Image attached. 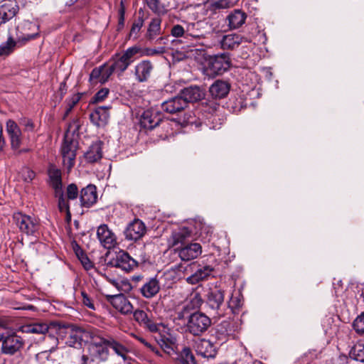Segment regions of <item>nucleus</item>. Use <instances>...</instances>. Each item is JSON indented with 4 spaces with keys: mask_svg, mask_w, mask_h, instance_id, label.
I'll return each instance as SVG.
<instances>
[{
    "mask_svg": "<svg viewBox=\"0 0 364 364\" xmlns=\"http://www.w3.org/2000/svg\"><path fill=\"white\" fill-rule=\"evenodd\" d=\"M81 95L80 93L73 95L70 98L66 100V110L65 112V117H67L72 111L73 108L80 100Z\"/></svg>",
    "mask_w": 364,
    "mask_h": 364,
    "instance_id": "09e8293b",
    "label": "nucleus"
},
{
    "mask_svg": "<svg viewBox=\"0 0 364 364\" xmlns=\"http://www.w3.org/2000/svg\"><path fill=\"white\" fill-rule=\"evenodd\" d=\"M48 331V326L46 323H33L26 326L25 331L32 333L45 334Z\"/></svg>",
    "mask_w": 364,
    "mask_h": 364,
    "instance_id": "79ce46f5",
    "label": "nucleus"
},
{
    "mask_svg": "<svg viewBox=\"0 0 364 364\" xmlns=\"http://www.w3.org/2000/svg\"><path fill=\"white\" fill-rule=\"evenodd\" d=\"M109 90L108 88H102L94 96L93 102H102L109 95Z\"/></svg>",
    "mask_w": 364,
    "mask_h": 364,
    "instance_id": "4d7b16f0",
    "label": "nucleus"
},
{
    "mask_svg": "<svg viewBox=\"0 0 364 364\" xmlns=\"http://www.w3.org/2000/svg\"><path fill=\"white\" fill-rule=\"evenodd\" d=\"M178 361L180 364H196L195 357L190 348H183L178 355Z\"/></svg>",
    "mask_w": 364,
    "mask_h": 364,
    "instance_id": "e433bc0d",
    "label": "nucleus"
},
{
    "mask_svg": "<svg viewBox=\"0 0 364 364\" xmlns=\"http://www.w3.org/2000/svg\"><path fill=\"white\" fill-rule=\"evenodd\" d=\"M230 65V58L227 53L208 56L205 59L204 72L210 77H215L228 70Z\"/></svg>",
    "mask_w": 364,
    "mask_h": 364,
    "instance_id": "7ed1b4c3",
    "label": "nucleus"
},
{
    "mask_svg": "<svg viewBox=\"0 0 364 364\" xmlns=\"http://www.w3.org/2000/svg\"><path fill=\"white\" fill-rule=\"evenodd\" d=\"M154 70V65L149 60L138 63L134 68V77L137 82H145L151 77Z\"/></svg>",
    "mask_w": 364,
    "mask_h": 364,
    "instance_id": "4468645a",
    "label": "nucleus"
},
{
    "mask_svg": "<svg viewBox=\"0 0 364 364\" xmlns=\"http://www.w3.org/2000/svg\"><path fill=\"white\" fill-rule=\"evenodd\" d=\"M100 67H102L101 84H104L109 80L114 72H117V69L114 67L113 64L108 65L107 63H105L100 65Z\"/></svg>",
    "mask_w": 364,
    "mask_h": 364,
    "instance_id": "c03bdc74",
    "label": "nucleus"
},
{
    "mask_svg": "<svg viewBox=\"0 0 364 364\" xmlns=\"http://www.w3.org/2000/svg\"><path fill=\"white\" fill-rule=\"evenodd\" d=\"M247 14L240 9H235L228 16V26L230 29H237L245 22Z\"/></svg>",
    "mask_w": 364,
    "mask_h": 364,
    "instance_id": "cd10ccee",
    "label": "nucleus"
},
{
    "mask_svg": "<svg viewBox=\"0 0 364 364\" xmlns=\"http://www.w3.org/2000/svg\"><path fill=\"white\" fill-rule=\"evenodd\" d=\"M102 67H97L95 68L90 75V82L92 84H96L97 82L101 83L102 78Z\"/></svg>",
    "mask_w": 364,
    "mask_h": 364,
    "instance_id": "864d4df0",
    "label": "nucleus"
},
{
    "mask_svg": "<svg viewBox=\"0 0 364 364\" xmlns=\"http://www.w3.org/2000/svg\"><path fill=\"white\" fill-rule=\"evenodd\" d=\"M110 107L100 106L96 107L90 114L91 122L98 127H105L109 122Z\"/></svg>",
    "mask_w": 364,
    "mask_h": 364,
    "instance_id": "a211bd4d",
    "label": "nucleus"
},
{
    "mask_svg": "<svg viewBox=\"0 0 364 364\" xmlns=\"http://www.w3.org/2000/svg\"><path fill=\"white\" fill-rule=\"evenodd\" d=\"M109 301L113 307L122 314H129L133 311V306L131 302L123 294L109 296Z\"/></svg>",
    "mask_w": 364,
    "mask_h": 364,
    "instance_id": "f3484780",
    "label": "nucleus"
},
{
    "mask_svg": "<svg viewBox=\"0 0 364 364\" xmlns=\"http://www.w3.org/2000/svg\"><path fill=\"white\" fill-rule=\"evenodd\" d=\"M161 20L159 18H154L151 19L145 34V38L148 41H151L154 40L158 36L161 34Z\"/></svg>",
    "mask_w": 364,
    "mask_h": 364,
    "instance_id": "7c9ffc66",
    "label": "nucleus"
},
{
    "mask_svg": "<svg viewBox=\"0 0 364 364\" xmlns=\"http://www.w3.org/2000/svg\"><path fill=\"white\" fill-rule=\"evenodd\" d=\"M48 173L50 179V185L54 190V196L58 198V207L60 212L65 213L66 221L71 220L70 205L65 200V195L62 188V173L61 171L55 165L50 164L48 166Z\"/></svg>",
    "mask_w": 364,
    "mask_h": 364,
    "instance_id": "f03ea898",
    "label": "nucleus"
},
{
    "mask_svg": "<svg viewBox=\"0 0 364 364\" xmlns=\"http://www.w3.org/2000/svg\"><path fill=\"white\" fill-rule=\"evenodd\" d=\"M337 285H338V287H334L336 294H338L342 290V289H343V287H342V285H343L342 281L341 280H338L337 281Z\"/></svg>",
    "mask_w": 364,
    "mask_h": 364,
    "instance_id": "774afa93",
    "label": "nucleus"
},
{
    "mask_svg": "<svg viewBox=\"0 0 364 364\" xmlns=\"http://www.w3.org/2000/svg\"><path fill=\"white\" fill-rule=\"evenodd\" d=\"M13 219L19 230L28 235H33L38 230L39 224L34 218L21 213H16Z\"/></svg>",
    "mask_w": 364,
    "mask_h": 364,
    "instance_id": "6e6552de",
    "label": "nucleus"
},
{
    "mask_svg": "<svg viewBox=\"0 0 364 364\" xmlns=\"http://www.w3.org/2000/svg\"><path fill=\"white\" fill-rule=\"evenodd\" d=\"M134 320L149 332L154 333V338L161 349L171 355L175 351L176 338L171 333L170 328L163 323H156L151 320L144 310L137 309L134 312Z\"/></svg>",
    "mask_w": 364,
    "mask_h": 364,
    "instance_id": "f257e3e1",
    "label": "nucleus"
},
{
    "mask_svg": "<svg viewBox=\"0 0 364 364\" xmlns=\"http://www.w3.org/2000/svg\"><path fill=\"white\" fill-rule=\"evenodd\" d=\"M210 326L211 319L205 314L196 310L186 322V331L194 336H200Z\"/></svg>",
    "mask_w": 364,
    "mask_h": 364,
    "instance_id": "39448f33",
    "label": "nucleus"
},
{
    "mask_svg": "<svg viewBox=\"0 0 364 364\" xmlns=\"http://www.w3.org/2000/svg\"><path fill=\"white\" fill-rule=\"evenodd\" d=\"M107 337L102 336L101 331L96 328H92L91 335L89 339L90 347H98L107 346Z\"/></svg>",
    "mask_w": 364,
    "mask_h": 364,
    "instance_id": "f704fd0d",
    "label": "nucleus"
},
{
    "mask_svg": "<svg viewBox=\"0 0 364 364\" xmlns=\"http://www.w3.org/2000/svg\"><path fill=\"white\" fill-rule=\"evenodd\" d=\"M161 121L158 112L154 109L145 110L140 119V124L142 127L146 129H152L158 126Z\"/></svg>",
    "mask_w": 364,
    "mask_h": 364,
    "instance_id": "5701e85b",
    "label": "nucleus"
},
{
    "mask_svg": "<svg viewBox=\"0 0 364 364\" xmlns=\"http://www.w3.org/2000/svg\"><path fill=\"white\" fill-rule=\"evenodd\" d=\"M107 346L112 348L123 360H125L127 359V355L129 352L127 348L112 336H107Z\"/></svg>",
    "mask_w": 364,
    "mask_h": 364,
    "instance_id": "2f4dec72",
    "label": "nucleus"
},
{
    "mask_svg": "<svg viewBox=\"0 0 364 364\" xmlns=\"http://www.w3.org/2000/svg\"><path fill=\"white\" fill-rule=\"evenodd\" d=\"M207 304L218 317L223 316L225 314L224 291L216 288L212 289L208 294Z\"/></svg>",
    "mask_w": 364,
    "mask_h": 364,
    "instance_id": "1a4fd4ad",
    "label": "nucleus"
},
{
    "mask_svg": "<svg viewBox=\"0 0 364 364\" xmlns=\"http://www.w3.org/2000/svg\"><path fill=\"white\" fill-rule=\"evenodd\" d=\"M75 254L80 262L87 270L90 269L92 267V263L87 256V255L83 252V250L77 245V247L75 249Z\"/></svg>",
    "mask_w": 364,
    "mask_h": 364,
    "instance_id": "37998d69",
    "label": "nucleus"
},
{
    "mask_svg": "<svg viewBox=\"0 0 364 364\" xmlns=\"http://www.w3.org/2000/svg\"><path fill=\"white\" fill-rule=\"evenodd\" d=\"M186 107V101L180 95L169 98L161 105V109L169 114L179 112L183 110Z\"/></svg>",
    "mask_w": 364,
    "mask_h": 364,
    "instance_id": "6ab92c4d",
    "label": "nucleus"
},
{
    "mask_svg": "<svg viewBox=\"0 0 364 364\" xmlns=\"http://www.w3.org/2000/svg\"><path fill=\"white\" fill-rule=\"evenodd\" d=\"M70 343L73 346H80V343L79 341V336L75 333L74 330L72 331L70 336Z\"/></svg>",
    "mask_w": 364,
    "mask_h": 364,
    "instance_id": "69168bd1",
    "label": "nucleus"
},
{
    "mask_svg": "<svg viewBox=\"0 0 364 364\" xmlns=\"http://www.w3.org/2000/svg\"><path fill=\"white\" fill-rule=\"evenodd\" d=\"M141 52L139 46H134L128 48L122 53H116L112 58V64L117 72L124 73L129 66L136 60V55Z\"/></svg>",
    "mask_w": 364,
    "mask_h": 364,
    "instance_id": "423d86ee",
    "label": "nucleus"
},
{
    "mask_svg": "<svg viewBox=\"0 0 364 364\" xmlns=\"http://www.w3.org/2000/svg\"><path fill=\"white\" fill-rule=\"evenodd\" d=\"M160 290V284L156 277H151L146 279L140 288L141 295L146 299L155 296Z\"/></svg>",
    "mask_w": 364,
    "mask_h": 364,
    "instance_id": "393cba45",
    "label": "nucleus"
},
{
    "mask_svg": "<svg viewBox=\"0 0 364 364\" xmlns=\"http://www.w3.org/2000/svg\"><path fill=\"white\" fill-rule=\"evenodd\" d=\"M196 351L198 355L204 358H214L217 350L214 345L208 340L200 339L196 343Z\"/></svg>",
    "mask_w": 364,
    "mask_h": 364,
    "instance_id": "a878e982",
    "label": "nucleus"
},
{
    "mask_svg": "<svg viewBox=\"0 0 364 364\" xmlns=\"http://www.w3.org/2000/svg\"><path fill=\"white\" fill-rule=\"evenodd\" d=\"M21 132L9 136L11 140V146L12 149L17 150L19 149L21 143Z\"/></svg>",
    "mask_w": 364,
    "mask_h": 364,
    "instance_id": "5fc2aeb1",
    "label": "nucleus"
},
{
    "mask_svg": "<svg viewBox=\"0 0 364 364\" xmlns=\"http://www.w3.org/2000/svg\"><path fill=\"white\" fill-rule=\"evenodd\" d=\"M102 157V143L97 141L93 143L89 148L88 151L85 154V158L89 163H95L101 159Z\"/></svg>",
    "mask_w": 364,
    "mask_h": 364,
    "instance_id": "c756f323",
    "label": "nucleus"
},
{
    "mask_svg": "<svg viewBox=\"0 0 364 364\" xmlns=\"http://www.w3.org/2000/svg\"><path fill=\"white\" fill-rule=\"evenodd\" d=\"M16 42L11 36H9L6 42L0 45V55H8L13 52Z\"/></svg>",
    "mask_w": 364,
    "mask_h": 364,
    "instance_id": "ea45409f",
    "label": "nucleus"
},
{
    "mask_svg": "<svg viewBox=\"0 0 364 364\" xmlns=\"http://www.w3.org/2000/svg\"><path fill=\"white\" fill-rule=\"evenodd\" d=\"M132 336L136 341H138L140 343H141L145 348H146L149 346V344L150 343V341H149L146 338H145L144 337H143L141 336L135 335V334H133Z\"/></svg>",
    "mask_w": 364,
    "mask_h": 364,
    "instance_id": "338daca9",
    "label": "nucleus"
},
{
    "mask_svg": "<svg viewBox=\"0 0 364 364\" xmlns=\"http://www.w3.org/2000/svg\"><path fill=\"white\" fill-rule=\"evenodd\" d=\"M75 333L79 336V341L80 343V346L84 343H89V339L91 335L92 328H76L73 329Z\"/></svg>",
    "mask_w": 364,
    "mask_h": 364,
    "instance_id": "a18cd8bd",
    "label": "nucleus"
},
{
    "mask_svg": "<svg viewBox=\"0 0 364 364\" xmlns=\"http://www.w3.org/2000/svg\"><path fill=\"white\" fill-rule=\"evenodd\" d=\"M36 174L34 173V171H33L32 170L29 169V168H25L23 171V180L26 181V182H31L35 177Z\"/></svg>",
    "mask_w": 364,
    "mask_h": 364,
    "instance_id": "680f3d73",
    "label": "nucleus"
},
{
    "mask_svg": "<svg viewBox=\"0 0 364 364\" xmlns=\"http://www.w3.org/2000/svg\"><path fill=\"white\" fill-rule=\"evenodd\" d=\"M146 348L147 350L152 352L153 353H154L155 355H156L159 357L162 356L161 353L159 350V348H161V347L159 346L158 343H157V346H156L155 344L150 342V343Z\"/></svg>",
    "mask_w": 364,
    "mask_h": 364,
    "instance_id": "e2e57ef3",
    "label": "nucleus"
},
{
    "mask_svg": "<svg viewBox=\"0 0 364 364\" xmlns=\"http://www.w3.org/2000/svg\"><path fill=\"white\" fill-rule=\"evenodd\" d=\"M166 53L165 47H158L156 48H146L144 50H141L140 56H154L162 55Z\"/></svg>",
    "mask_w": 364,
    "mask_h": 364,
    "instance_id": "603ef678",
    "label": "nucleus"
},
{
    "mask_svg": "<svg viewBox=\"0 0 364 364\" xmlns=\"http://www.w3.org/2000/svg\"><path fill=\"white\" fill-rule=\"evenodd\" d=\"M243 42H247L244 36L237 33L224 35L220 41L221 48L224 50H233L237 48Z\"/></svg>",
    "mask_w": 364,
    "mask_h": 364,
    "instance_id": "b1692460",
    "label": "nucleus"
},
{
    "mask_svg": "<svg viewBox=\"0 0 364 364\" xmlns=\"http://www.w3.org/2000/svg\"><path fill=\"white\" fill-rule=\"evenodd\" d=\"M235 364H262L260 361L253 360L252 356L245 353L244 356L240 358Z\"/></svg>",
    "mask_w": 364,
    "mask_h": 364,
    "instance_id": "052dcab7",
    "label": "nucleus"
},
{
    "mask_svg": "<svg viewBox=\"0 0 364 364\" xmlns=\"http://www.w3.org/2000/svg\"><path fill=\"white\" fill-rule=\"evenodd\" d=\"M78 142L74 138V134L67 131L61 146V155L63 166L70 171L75 164L76 152Z\"/></svg>",
    "mask_w": 364,
    "mask_h": 364,
    "instance_id": "20e7f679",
    "label": "nucleus"
},
{
    "mask_svg": "<svg viewBox=\"0 0 364 364\" xmlns=\"http://www.w3.org/2000/svg\"><path fill=\"white\" fill-rule=\"evenodd\" d=\"M23 344V340L19 336L14 333L8 334L2 343V353L4 354L14 355L22 348Z\"/></svg>",
    "mask_w": 364,
    "mask_h": 364,
    "instance_id": "ddd939ff",
    "label": "nucleus"
},
{
    "mask_svg": "<svg viewBox=\"0 0 364 364\" xmlns=\"http://www.w3.org/2000/svg\"><path fill=\"white\" fill-rule=\"evenodd\" d=\"M90 357L87 355L82 356V364H94L95 360L100 362H105L108 359L109 350L107 346H101L98 347H89Z\"/></svg>",
    "mask_w": 364,
    "mask_h": 364,
    "instance_id": "2eb2a0df",
    "label": "nucleus"
},
{
    "mask_svg": "<svg viewBox=\"0 0 364 364\" xmlns=\"http://www.w3.org/2000/svg\"><path fill=\"white\" fill-rule=\"evenodd\" d=\"M213 269L210 266H204L198 268L193 274L188 277L186 281L191 284H196L198 282L208 279Z\"/></svg>",
    "mask_w": 364,
    "mask_h": 364,
    "instance_id": "c85d7f7f",
    "label": "nucleus"
},
{
    "mask_svg": "<svg viewBox=\"0 0 364 364\" xmlns=\"http://www.w3.org/2000/svg\"><path fill=\"white\" fill-rule=\"evenodd\" d=\"M171 35L174 37L178 38L181 37L183 39L180 40V42H182L186 45L187 47H190L193 46V43L190 41L197 38L198 36H193L188 33H185L184 28L181 25H175L171 28Z\"/></svg>",
    "mask_w": 364,
    "mask_h": 364,
    "instance_id": "473e14b6",
    "label": "nucleus"
},
{
    "mask_svg": "<svg viewBox=\"0 0 364 364\" xmlns=\"http://www.w3.org/2000/svg\"><path fill=\"white\" fill-rule=\"evenodd\" d=\"M6 131L9 136H10L16 133H20L21 129L14 120L9 119L6 122Z\"/></svg>",
    "mask_w": 364,
    "mask_h": 364,
    "instance_id": "6e6d98bb",
    "label": "nucleus"
},
{
    "mask_svg": "<svg viewBox=\"0 0 364 364\" xmlns=\"http://www.w3.org/2000/svg\"><path fill=\"white\" fill-rule=\"evenodd\" d=\"M122 4V6L119 11V22H118V29H121L124 27V6H122V2L121 3Z\"/></svg>",
    "mask_w": 364,
    "mask_h": 364,
    "instance_id": "0e129e2a",
    "label": "nucleus"
},
{
    "mask_svg": "<svg viewBox=\"0 0 364 364\" xmlns=\"http://www.w3.org/2000/svg\"><path fill=\"white\" fill-rule=\"evenodd\" d=\"M180 95L184 99L188 106V102H195L203 99L205 91L199 86L191 85L183 89Z\"/></svg>",
    "mask_w": 364,
    "mask_h": 364,
    "instance_id": "412c9836",
    "label": "nucleus"
},
{
    "mask_svg": "<svg viewBox=\"0 0 364 364\" xmlns=\"http://www.w3.org/2000/svg\"><path fill=\"white\" fill-rule=\"evenodd\" d=\"M18 11L16 0H4L0 3L1 23H5L14 18Z\"/></svg>",
    "mask_w": 364,
    "mask_h": 364,
    "instance_id": "aec40b11",
    "label": "nucleus"
},
{
    "mask_svg": "<svg viewBox=\"0 0 364 364\" xmlns=\"http://www.w3.org/2000/svg\"><path fill=\"white\" fill-rule=\"evenodd\" d=\"M148 7L154 13L163 14L166 12L164 7L160 4L159 0H146Z\"/></svg>",
    "mask_w": 364,
    "mask_h": 364,
    "instance_id": "8fccbe9b",
    "label": "nucleus"
},
{
    "mask_svg": "<svg viewBox=\"0 0 364 364\" xmlns=\"http://www.w3.org/2000/svg\"><path fill=\"white\" fill-rule=\"evenodd\" d=\"M231 6V0H217L212 4L213 9H228Z\"/></svg>",
    "mask_w": 364,
    "mask_h": 364,
    "instance_id": "13d9d810",
    "label": "nucleus"
},
{
    "mask_svg": "<svg viewBox=\"0 0 364 364\" xmlns=\"http://www.w3.org/2000/svg\"><path fill=\"white\" fill-rule=\"evenodd\" d=\"M228 306L232 314H238L242 306V301L240 298V295L239 294L237 295L232 294L228 303Z\"/></svg>",
    "mask_w": 364,
    "mask_h": 364,
    "instance_id": "58836bf2",
    "label": "nucleus"
},
{
    "mask_svg": "<svg viewBox=\"0 0 364 364\" xmlns=\"http://www.w3.org/2000/svg\"><path fill=\"white\" fill-rule=\"evenodd\" d=\"M107 265L129 272L136 266V262L127 252L122 251L116 255L115 258L109 261Z\"/></svg>",
    "mask_w": 364,
    "mask_h": 364,
    "instance_id": "9b49d317",
    "label": "nucleus"
},
{
    "mask_svg": "<svg viewBox=\"0 0 364 364\" xmlns=\"http://www.w3.org/2000/svg\"><path fill=\"white\" fill-rule=\"evenodd\" d=\"M203 303V299L198 294H194L189 301L183 303L181 308H178L174 314L173 321H183L189 319L190 316L198 309Z\"/></svg>",
    "mask_w": 364,
    "mask_h": 364,
    "instance_id": "0eeeda50",
    "label": "nucleus"
},
{
    "mask_svg": "<svg viewBox=\"0 0 364 364\" xmlns=\"http://www.w3.org/2000/svg\"><path fill=\"white\" fill-rule=\"evenodd\" d=\"M82 304L92 310H95V307L92 299L88 296L85 291H81Z\"/></svg>",
    "mask_w": 364,
    "mask_h": 364,
    "instance_id": "bf43d9fd",
    "label": "nucleus"
},
{
    "mask_svg": "<svg viewBox=\"0 0 364 364\" xmlns=\"http://www.w3.org/2000/svg\"><path fill=\"white\" fill-rule=\"evenodd\" d=\"M191 234V231L188 228L183 227L180 228L178 231H175L172 234L173 245L178 244L183 245L185 240Z\"/></svg>",
    "mask_w": 364,
    "mask_h": 364,
    "instance_id": "c9c22d12",
    "label": "nucleus"
},
{
    "mask_svg": "<svg viewBox=\"0 0 364 364\" xmlns=\"http://www.w3.org/2000/svg\"><path fill=\"white\" fill-rule=\"evenodd\" d=\"M97 237L100 245L105 249H112L117 244V237L115 234L109 228L107 225H100L97 229Z\"/></svg>",
    "mask_w": 364,
    "mask_h": 364,
    "instance_id": "9d476101",
    "label": "nucleus"
},
{
    "mask_svg": "<svg viewBox=\"0 0 364 364\" xmlns=\"http://www.w3.org/2000/svg\"><path fill=\"white\" fill-rule=\"evenodd\" d=\"M179 257L183 261H190L196 259L201 254V246L198 243L183 245L176 249Z\"/></svg>",
    "mask_w": 364,
    "mask_h": 364,
    "instance_id": "dca6fc26",
    "label": "nucleus"
},
{
    "mask_svg": "<svg viewBox=\"0 0 364 364\" xmlns=\"http://www.w3.org/2000/svg\"><path fill=\"white\" fill-rule=\"evenodd\" d=\"M144 26V19L142 17H139L132 23L130 32L129 33V38L136 40L139 36L140 31Z\"/></svg>",
    "mask_w": 364,
    "mask_h": 364,
    "instance_id": "a19ab883",
    "label": "nucleus"
},
{
    "mask_svg": "<svg viewBox=\"0 0 364 364\" xmlns=\"http://www.w3.org/2000/svg\"><path fill=\"white\" fill-rule=\"evenodd\" d=\"M78 197V188L75 183L69 184L66 188L65 200L69 204L68 200H75Z\"/></svg>",
    "mask_w": 364,
    "mask_h": 364,
    "instance_id": "3c124183",
    "label": "nucleus"
},
{
    "mask_svg": "<svg viewBox=\"0 0 364 364\" xmlns=\"http://www.w3.org/2000/svg\"><path fill=\"white\" fill-rule=\"evenodd\" d=\"M97 193L95 186L90 184L82 188L80 195L81 206L90 208L97 202Z\"/></svg>",
    "mask_w": 364,
    "mask_h": 364,
    "instance_id": "4be33fe9",
    "label": "nucleus"
},
{
    "mask_svg": "<svg viewBox=\"0 0 364 364\" xmlns=\"http://www.w3.org/2000/svg\"><path fill=\"white\" fill-rule=\"evenodd\" d=\"M146 232L145 224L139 219H134L127 227L124 235L127 240H137L141 238Z\"/></svg>",
    "mask_w": 364,
    "mask_h": 364,
    "instance_id": "f8f14e48",
    "label": "nucleus"
},
{
    "mask_svg": "<svg viewBox=\"0 0 364 364\" xmlns=\"http://www.w3.org/2000/svg\"><path fill=\"white\" fill-rule=\"evenodd\" d=\"M353 329L359 335H364V312L356 317L353 323Z\"/></svg>",
    "mask_w": 364,
    "mask_h": 364,
    "instance_id": "de8ad7c7",
    "label": "nucleus"
},
{
    "mask_svg": "<svg viewBox=\"0 0 364 364\" xmlns=\"http://www.w3.org/2000/svg\"><path fill=\"white\" fill-rule=\"evenodd\" d=\"M237 329V323L231 321H223L218 326V331L227 336H233Z\"/></svg>",
    "mask_w": 364,
    "mask_h": 364,
    "instance_id": "72a5a7b5",
    "label": "nucleus"
},
{
    "mask_svg": "<svg viewBox=\"0 0 364 364\" xmlns=\"http://www.w3.org/2000/svg\"><path fill=\"white\" fill-rule=\"evenodd\" d=\"M230 84L224 80H218L214 82L209 88L210 95L215 99H221L229 93Z\"/></svg>",
    "mask_w": 364,
    "mask_h": 364,
    "instance_id": "bb28decb",
    "label": "nucleus"
},
{
    "mask_svg": "<svg viewBox=\"0 0 364 364\" xmlns=\"http://www.w3.org/2000/svg\"><path fill=\"white\" fill-rule=\"evenodd\" d=\"M349 355L355 360L364 363V343L355 345L350 350Z\"/></svg>",
    "mask_w": 364,
    "mask_h": 364,
    "instance_id": "4c0bfd02",
    "label": "nucleus"
},
{
    "mask_svg": "<svg viewBox=\"0 0 364 364\" xmlns=\"http://www.w3.org/2000/svg\"><path fill=\"white\" fill-rule=\"evenodd\" d=\"M36 358L39 364H57L55 360L50 357V353L48 351L38 353Z\"/></svg>",
    "mask_w": 364,
    "mask_h": 364,
    "instance_id": "49530a36",
    "label": "nucleus"
}]
</instances>
